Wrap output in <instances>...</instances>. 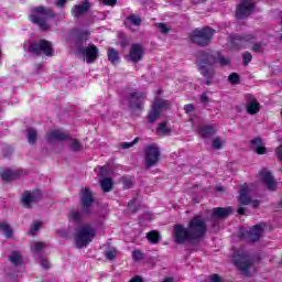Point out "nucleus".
Here are the masks:
<instances>
[{
    "instance_id": "3",
    "label": "nucleus",
    "mask_w": 282,
    "mask_h": 282,
    "mask_svg": "<svg viewBox=\"0 0 282 282\" xmlns=\"http://www.w3.org/2000/svg\"><path fill=\"white\" fill-rule=\"evenodd\" d=\"M239 194L238 202L242 206H249V204H251L252 208L261 206V200L252 199L257 195V185L245 183L239 186Z\"/></svg>"
},
{
    "instance_id": "17",
    "label": "nucleus",
    "mask_w": 282,
    "mask_h": 282,
    "mask_svg": "<svg viewBox=\"0 0 282 282\" xmlns=\"http://www.w3.org/2000/svg\"><path fill=\"white\" fill-rule=\"evenodd\" d=\"M254 37L251 34H235L231 36V50L239 52L246 43H252Z\"/></svg>"
},
{
    "instance_id": "26",
    "label": "nucleus",
    "mask_w": 282,
    "mask_h": 282,
    "mask_svg": "<svg viewBox=\"0 0 282 282\" xmlns=\"http://www.w3.org/2000/svg\"><path fill=\"white\" fill-rule=\"evenodd\" d=\"M262 235H263V227H261V225H254L248 231V239H249V241H259V239H261Z\"/></svg>"
},
{
    "instance_id": "54",
    "label": "nucleus",
    "mask_w": 282,
    "mask_h": 282,
    "mask_svg": "<svg viewBox=\"0 0 282 282\" xmlns=\"http://www.w3.org/2000/svg\"><path fill=\"white\" fill-rule=\"evenodd\" d=\"M261 47H263V43H254L252 46V52H261Z\"/></svg>"
},
{
    "instance_id": "18",
    "label": "nucleus",
    "mask_w": 282,
    "mask_h": 282,
    "mask_svg": "<svg viewBox=\"0 0 282 282\" xmlns=\"http://www.w3.org/2000/svg\"><path fill=\"white\" fill-rule=\"evenodd\" d=\"M197 69L205 79V85L207 87H210L213 85V80L215 79V76L217 75V70L213 66H197Z\"/></svg>"
},
{
    "instance_id": "60",
    "label": "nucleus",
    "mask_w": 282,
    "mask_h": 282,
    "mask_svg": "<svg viewBox=\"0 0 282 282\" xmlns=\"http://www.w3.org/2000/svg\"><path fill=\"white\" fill-rule=\"evenodd\" d=\"M67 3V0H56L57 8H63Z\"/></svg>"
},
{
    "instance_id": "63",
    "label": "nucleus",
    "mask_w": 282,
    "mask_h": 282,
    "mask_svg": "<svg viewBox=\"0 0 282 282\" xmlns=\"http://www.w3.org/2000/svg\"><path fill=\"white\" fill-rule=\"evenodd\" d=\"M216 191H218V193H224V191H226V188L224 186H217Z\"/></svg>"
},
{
    "instance_id": "16",
    "label": "nucleus",
    "mask_w": 282,
    "mask_h": 282,
    "mask_svg": "<svg viewBox=\"0 0 282 282\" xmlns=\"http://www.w3.org/2000/svg\"><path fill=\"white\" fill-rule=\"evenodd\" d=\"M21 202L24 208H32L34 204L41 202V192L39 191H25L22 194Z\"/></svg>"
},
{
    "instance_id": "28",
    "label": "nucleus",
    "mask_w": 282,
    "mask_h": 282,
    "mask_svg": "<svg viewBox=\"0 0 282 282\" xmlns=\"http://www.w3.org/2000/svg\"><path fill=\"white\" fill-rule=\"evenodd\" d=\"M232 214L231 207H217L213 209V216L218 217L219 219H224V217H228V215Z\"/></svg>"
},
{
    "instance_id": "64",
    "label": "nucleus",
    "mask_w": 282,
    "mask_h": 282,
    "mask_svg": "<svg viewBox=\"0 0 282 282\" xmlns=\"http://www.w3.org/2000/svg\"><path fill=\"white\" fill-rule=\"evenodd\" d=\"M174 280H173V278H165L164 280H163V282H173Z\"/></svg>"
},
{
    "instance_id": "62",
    "label": "nucleus",
    "mask_w": 282,
    "mask_h": 282,
    "mask_svg": "<svg viewBox=\"0 0 282 282\" xmlns=\"http://www.w3.org/2000/svg\"><path fill=\"white\" fill-rule=\"evenodd\" d=\"M238 215H246V207L238 208Z\"/></svg>"
},
{
    "instance_id": "32",
    "label": "nucleus",
    "mask_w": 282,
    "mask_h": 282,
    "mask_svg": "<svg viewBox=\"0 0 282 282\" xmlns=\"http://www.w3.org/2000/svg\"><path fill=\"white\" fill-rule=\"evenodd\" d=\"M100 186L104 193H109L113 188V181L109 177L102 178L100 181Z\"/></svg>"
},
{
    "instance_id": "46",
    "label": "nucleus",
    "mask_w": 282,
    "mask_h": 282,
    "mask_svg": "<svg viewBox=\"0 0 282 282\" xmlns=\"http://www.w3.org/2000/svg\"><path fill=\"white\" fill-rule=\"evenodd\" d=\"M259 177H273V173H272V171H270L268 169H262L259 172Z\"/></svg>"
},
{
    "instance_id": "20",
    "label": "nucleus",
    "mask_w": 282,
    "mask_h": 282,
    "mask_svg": "<svg viewBox=\"0 0 282 282\" xmlns=\"http://www.w3.org/2000/svg\"><path fill=\"white\" fill-rule=\"evenodd\" d=\"M245 100L247 102V113H249V116H257V113L261 111V104L257 101L254 95L247 94Z\"/></svg>"
},
{
    "instance_id": "9",
    "label": "nucleus",
    "mask_w": 282,
    "mask_h": 282,
    "mask_svg": "<svg viewBox=\"0 0 282 282\" xmlns=\"http://www.w3.org/2000/svg\"><path fill=\"white\" fill-rule=\"evenodd\" d=\"M164 109H171V101L156 97L152 104V108L148 113V122L153 124V122L160 118Z\"/></svg>"
},
{
    "instance_id": "12",
    "label": "nucleus",
    "mask_w": 282,
    "mask_h": 282,
    "mask_svg": "<svg viewBox=\"0 0 282 282\" xmlns=\"http://www.w3.org/2000/svg\"><path fill=\"white\" fill-rule=\"evenodd\" d=\"M172 237H174L175 243L178 245H184L188 241H194L193 236H191L189 229L184 227V225H174Z\"/></svg>"
},
{
    "instance_id": "27",
    "label": "nucleus",
    "mask_w": 282,
    "mask_h": 282,
    "mask_svg": "<svg viewBox=\"0 0 282 282\" xmlns=\"http://www.w3.org/2000/svg\"><path fill=\"white\" fill-rule=\"evenodd\" d=\"M107 56L111 65L116 66L120 64V52H118V50L109 47L107 51Z\"/></svg>"
},
{
    "instance_id": "43",
    "label": "nucleus",
    "mask_w": 282,
    "mask_h": 282,
    "mask_svg": "<svg viewBox=\"0 0 282 282\" xmlns=\"http://www.w3.org/2000/svg\"><path fill=\"white\" fill-rule=\"evenodd\" d=\"M127 19L131 22L132 25H142V19L135 14H130Z\"/></svg>"
},
{
    "instance_id": "30",
    "label": "nucleus",
    "mask_w": 282,
    "mask_h": 282,
    "mask_svg": "<svg viewBox=\"0 0 282 282\" xmlns=\"http://www.w3.org/2000/svg\"><path fill=\"white\" fill-rule=\"evenodd\" d=\"M172 130L166 126V121L161 122L156 127V135H171Z\"/></svg>"
},
{
    "instance_id": "10",
    "label": "nucleus",
    "mask_w": 282,
    "mask_h": 282,
    "mask_svg": "<svg viewBox=\"0 0 282 282\" xmlns=\"http://www.w3.org/2000/svg\"><path fill=\"white\" fill-rule=\"evenodd\" d=\"M160 158H162V153L160 152V148L155 143L147 145L144 150V160L147 169H152V166H158V162H160Z\"/></svg>"
},
{
    "instance_id": "13",
    "label": "nucleus",
    "mask_w": 282,
    "mask_h": 282,
    "mask_svg": "<svg viewBox=\"0 0 282 282\" xmlns=\"http://www.w3.org/2000/svg\"><path fill=\"white\" fill-rule=\"evenodd\" d=\"M254 0H241L236 7V19H248L254 12Z\"/></svg>"
},
{
    "instance_id": "36",
    "label": "nucleus",
    "mask_w": 282,
    "mask_h": 282,
    "mask_svg": "<svg viewBox=\"0 0 282 282\" xmlns=\"http://www.w3.org/2000/svg\"><path fill=\"white\" fill-rule=\"evenodd\" d=\"M262 182L269 191H276V182L273 177H264L262 178Z\"/></svg>"
},
{
    "instance_id": "1",
    "label": "nucleus",
    "mask_w": 282,
    "mask_h": 282,
    "mask_svg": "<svg viewBox=\"0 0 282 282\" xmlns=\"http://www.w3.org/2000/svg\"><path fill=\"white\" fill-rule=\"evenodd\" d=\"M79 197L82 202V210H72L70 212V219L73 221H80L84 215L91 214V204H94V194L89 187H84L79 192Z\"/></svg>"
},
{
    "instance_id": "41",
    "label": "nucleus",
    "mask_w": 282,
    "mask_h": 282,
    "mask_svg": "<svg viewBox=\"0 0 282 282\" xmlns=\"http://www.w3.org/2000/svg\"><path fill=\"white\" fill-rule=\"evenodd\" d=\"M43 248H45V242H41V241L34 242L31 246V250L34 254H41Z\"/></svg>"
},
{
    "instance_id": "33",
    "label": "nucleus",
    "mask_w": 282,
    "mask_h": 282,
    "mask_svg": "<svg viewBox=\"0 0 282 282\" xmlns=\"http://www.w3.org/2000/svg\"><path fill=\"white\" fill-rule=\"evenodd\" d=\"M128 210L129 213H138L140 210V199L138 197H134L132 200L128 203Z\"/></svg>"
},
{
    "instance_id": "8",
    "label": "nucleus",
    "mask_w": 282,
    "mask_h": 282,
    "mask_svg": "<svg viewBox=\"0 0 282 282\" xmlns=\"http://www.w3.org/2000/svg\"><path fill=\"white\" fill-rule=\"evenodd\" d=\"M144 102H147V93L133 90L128 95V107L130 111H144Z\"/></svg>"
},
{
    "instance_id": "37",
    "label": "nucleus",
    "mask_w": 282,
    "mask_h": 282,
    "mask_svg": "<svg viewBox=\"0 0 282 282\" xmlns=\"http://www.w3.org/2000/svg\"><path fill=\"white\" fill-rule=\"evenodd\" d=\"M147 239L150 243H160V232L150 231L147 234Z\"/></svg>"
},
{
    "instance_id": "38",
    "label": "nucleus",
    "mask_w": 282,
    "mask_h": 282,
    "mask_svg": "<svg viewBox=\"0 0 282 282\" xmlns=\"http://www.w3.org/2000/svg\"><path fill=\"white\" fill-rule=\"evenodd\" d=\"M228 83H230V85H239L241 83V75H239V73L229 74Z\"/></svg>"
},
{
    "instance_id": "4",
    "label": "nucleus",
    "mask_w": 282,
    "mask_h": 282,
    "mask_svg": "<svg viewBox=\"0 0 282 282\" xmlns=\"http://www.w3.org/2000/svg\"><path fill=\"white\" fill-rule=\"evenodd\" d=\"M215 36V30L209 26H205L203 29H196L189 34L191 43L198 45V47H208L213 37Z\"/></svg>"
},
{
    "instance_id": "6",
    "label": "nucleus",
    "mask_w": 282,
    "mask_h": 282,
    "mask_svg": "<svg viewBox=\"0 0 282 282\" xmlns=\"http://www.w3.org/2000/svg\"><path fill=\"white\" fill-rule=\"evenodd\" d=\"M28 52L34 56H54V46L52 42L42 39L39 42H31Z\"/></svg>"
},
{
    "instance_id": "58",
    "label": "nucleus",
    "mask_w": 282,
    "mask_h": 282,
    "mask_svg": "<svg viewBox=\"0 0 282 282\" xmlns=\"http://www.w3.org/2000/svg\"><path fill=\"white\" fill-rule=\"evenodd\" d=\"M101 3H104V6H116L118 0H101Z\"/></svg>"
},
{
    "instance_id": "50",
    "label": "nucleus",
    "mask_w": 282,
    "mask_h": 282,
    "mask_svg": "<svg viewBox=\"0 0 282 282\" xmlns=\"http://www.w3.org/2000/svg\"><path fill=\"white\" fill-rule=\"evenodd\" d=\"M158 28L162 34H169V32H170L169 26H166V24H164L162 22L158 24Z\"/></svg>"
},
{
    "instance_id": "15",
    "label": "nucleus",
    "mask_w": 282,
    "mask_h": 282,
    "mask_svg": "<svg viewBox=\"0 0 282 282\" xmlns=\"http://www.w3.org/2000/svg\"><path fill=\"white\" fill-rule=\"evenodd\" d=\"M77 50L78 52L84 54V56L86 57V63L90 64L98 61L100 50L98 48V46H96V44H89L87 47L78 46Z\"/></svg>"
},
{
    "instance_id": "56",
    "label": "nucleus",
    "mask_w": 282,
    "mask_h": 282,
    "mask_svg": "<svg viewBox=\"0 0 282 282\" xmlns=\"http://www.w3.org/2000/svg\"><path fill=\"white\" fill-rule=\"evenodd\" d=\"M210 282H221V276L219 274H213L209 276Z\"/></svg>"
},
{
    "instance_id": "49",
    "label": "nucleus",
    "mask_w": 282,
    "mask_h": 282,
    "mask_svg": "<svg viewBox=\"0 0 282 282\" xmlns=\"http://www.w3.org/2000/svg\"><path fill=\"white\" fill-rule=\"evenodd\" d=\"M117 256H118V253H117L116 250H113V249L108 250V251H106V253H105L106 259H109V260L116 259Z\"/></svg>"
},
{
    "instance_id": "52",
    "label": "nucleus",
    "mask_w": 282,
    "mask_h": 282,
    "mask_svg": "<svg viewBox=\"0 0 282 282\" xmlns=\"http://www.w3.org/2000/svg\"><path fill=\"white\" fill-rule=\"evenodd\" d=\"M184 111H185V113H193V111H195V105H193V104L185 105Z\"/></svg>"
},
{
    "instance_id": "7",
    "label": "nucleus",
    "mask_w": 282,
    "mask_h": 282,
    "mask_svg": "<svg viewBox=\"0 0 282 282\" xmlns=\"http://www.w3.org/2000/svg\"><path fill=\"white\" fill-rule=\"evenodd\" d=\"M187 229L189 230L192 239L197 241V239H202V237L206 235L208 227L206 226V220L199 216H195L189 220Z\"/></svg>"
},
{
    "instance_id": "29",
    "label": "nucleus",
    "mask_w": 282,
    "mask_h": 282,
    "mask_svg": "<svg viewBox=\"0 0 282 282\" xmlns=\"http://www.w3.org/2000/svg\"><path fill=\"white\" fill-rule=\"evenodd\" d=\"M95 171L97 173V177H109V175L113 173V170L111 169L110 164H106L104 166H97L95 167Z\"/></svg>"
},
{
    "instance_id": "22",
    "label": "nucleus",
    "mask_w": 282,
    "mask_h": 282,
    "mask_svg": "<svg viewBox=\"0 0 282 282\" xmlns=\"http://www.w3.org/2000/svg\"><path fill=\"white\" fill-rule=\"evenodd\" d=\"M69 139V133L58 129H55L46 134L47 142H65V140Z\"/></svg>"
},
{
    "instance_id": "34",
    "label": "nucleus",
    "mask_w": 282,
    "mask_h": 282,
    "mask_svg": "<svg viewBox=\"0 0 282 282\" xmlns=\"http://www.w3.org/2000/svg\"><path fill=\"white\" fill-rule=\"evenodd\" d=\"M69 149L73 153H80V151H83V144L78 139H73Z\"/></svg>"
},
{
    "instance_id": "59",
    "label": "nucleus",
    "mask_w": 282,
    "mask_h": 282,
    "mask_svg": "<svg viewBox=\"0 0 282 282\" xmlns=\"http://www.w3.org/2000/svg\"><path fill=\"white\" fill-rule=\"evenodd\" d=\"M40 265L44 268V270H48L50 268V261L47 260H41Z\"/></svg>"
},
{
    "instance_id": "35",
    "label": "nucleus",
    "mask_w": 282,
    "mask_h": 282,
    "mask_svg": "<svg viewBox=\"0 0 282 282\" xmlns=\"http://www.w3.org/2000/svg\"><path fill=\"white\" fill-rule=\"evenodd\" d=\"M216 63H218V65H220V67H226V66L230 65V58H227L226 56H224L223 54H220L218 52L216 55Z\"/></svg>"
},
{
    "instance_id": "48",
    "label": "nucleus",
    "mask_w": 282,
    "mask_h": 282,
    "mask_svg": "<svg viewBox=\"0 0 282 282\" xmlns=\"http://www.w3.org/2000/svg\"><path fill=\"white\" fill-rule=\"evenodd\" d=\"M122 184L124 191H127L133 186V181H131V178H122Z\"/></svg>"
},
{
    "instance_id": "21",
    "label": "nucleus",
    "mask_w": 282,
    "mask_h": 282,
    "mask_svg": "<svg viewBox=\"0 0 282 282\" xmlns=\"http://www.w3.org/2000/svg\"><path fill=\"white\" fill-rule=\"evenodd\" d=\"M142 58H144V47L140 44H132L129 53V59L131 63H140Z\"/></svg>"
},
{
    "instance_id": "45",
    "label": "nucleus",
    "mask_w": 282,
    "mask_h": 282,
    "mask_svg": "<svg viewBox=\"0 0 282 282\" xmlns=\"http://www.w3.org/2000/svg\"><path fill=\"white\" fill-rule=\"evenodd\" d=\"M213 149H216L217 151L221 150L223 144H221V138L217 137L213 140L212 142Z\"/></svg>"
},
{
    "instance_id": "57",
    "label": "nucleus",
    "mask_w": 282,
    "mask_h": 282,
    "mask_svg": "<svg viewBox=\"0 0 282 282\" xmlns=\"http://www.w3.org/2000/svg\"><path fill=\"white\" fill-rule=\"evenodd\" d=\"M200 102H203L204 105H208V102H210V98L206 96V93H203V95L200 96Z\"/></svg>"
},
{
    "instance_id": "42",
    "label": "nucleus",
    "mask_w": 282,
    "mask_h": 282,
    "mask_svg": "<svg viewBox=\"0 0 282 282\" xmlns=\"http://www.w3.org/2000/svg\"><path fill=\"white\" fill-rule=\"evenodd\" d=\"M138 142H140L139 137L134 138V140L131 142H121L120 149H122V150L131 149L132 147H135V144H138Z\"/></svg>"
},
{
    "instance_id": "55",
    "label": "nucleus",
    "mask_w": 282,
    "mask_h": 282,
    "mask_svg": "<svg viewBox=\"0 0 282 282\" xmlns=\"http://www.w3.org/2000/svg\"><path fill=\"white\" fill-rule=\"evenodd\" d=\"M275 153L279 162H282V145L276 148Z\"/></svg>"
},
{
    "instance_id": "53",
    "label": "nucleus",
    "mask_w": 282,
    "mask_h": 282,
    "mask_svg": "<svg viewBox=\"0 0 282 282\" xmlns=\"http://www.w3.org/2000/svg\"><path fill=\"white\" fill-rule=\"evenodd\" d=\"M87 34H88L87 32H82L77 36V41L78 43H80V45H83V41H87Z\"/></svg>"
},
{
    "instance_id": "11",
    "label": "nucleus",
    "mask_w": 282,
    "mask_h": 282,
    "mask_svg": "<svg viewBox=\"0 0 282 282\" xmlns=\"http://www.w3.org/2000/svg\"><path fill=\"white\" fill-rule=\"evenodd\" d=\"M195 58L197 67H212L217 64V55L213 51H198Z\"/></svg>"
},
{
    "instance_id": "31",
    "label": "nucleus",
    "mask_w": 282,
    "mask_h": 282,
    "mask_svg": "<svg viewBox=\"0 0 282 282\" xmlns=\"http://www.w3.org/2000/svg\"><path fill=\"white\" fill-rule=\"evenodd\" d=\"M9 261L13 265H21V263H23V257L21 256V252L12 251L11 254L9 256Z\"/></svg>"
},
{
    "instance_id": "61",
    "label": "nucleus",
    "mask_w": 282,
    "mask_h": 282,
    "mask_svg": "<svg viewBox=\"0 0 282 282\" xmlns=\"http://www.w3.org/2000/svg\"><path fill=\"white\" fill-rule=\"evenodd\" d=\"M130 282H144V280H142V279L140 278V275H137V276L132 278V279L130 280Z\"/></svg>"
},
{
    "instance_id": "2",
    "label": "nucleus",
    "mask_w": 282,
    "mask_h": 282,
    "mask_svg": "<svg viewBox=\"0 0 282 282\" xmlns=\"http://www.w3.org/2000/svg\"><path fill=\"white\" fill-rule=\"evenodd\" d=\"M54 17H56V14L52 12L51 8L40 6L31 9L29 21H31V23H34L35 25H39L41 30H50V25H47L45 21H47V19H54Z\"/></svg>"
},
{
    "instance_id": "19",
    "label": "nucleus",
    "mask_w": 282,
    "mask_h": 282,
    "mask_svg": "<svg viewBox=\"0 0 282 282\" xmlns=\"http://www.w3.org/2000/svg\"><path fill=\"white\" fill-rule=\"evenodd\" d=\"M91 10V2L89 0H84L79 4H75L70 14L75 19H80V17H84V14H87Z\"/></svg>"
},
{
    "instance_id": "40",
    "label": "nucleus",
    "mask_w": 282,
    "mask_h": 282,
    "mask_svg": "<svg viewBox=\"0 0 282 282\" xmlns=\"http://www.w3.org/2000/svg\"><path fill=\"white\" fill-rule=\"evenodd\" d=\"M0 232L8 238L12 237V228L6 223L0 224Z\"/></svg>"
},
{
    "instance_id": "39",
    "label": "nucleus",
    "mask_w": 282,
    "mask_h": 282,
    "mask_svg": "<svg viewBox=\"0 0 282 282\" xmlns=\"http://www.w3.org/2000/svg\"><path fill=\"white\" fill-rule=\"evenodd\" d=\"M26 138H28L29 144H35L36 139L39 138L36 134V130L33 128H30Z\"/></svg>"
},
{
    "instance_id": "23",
    "label": "nucleus",
    "mask_w": 282,
    "mask_h": 282,
    "mask_svg": "<svg viewBox=\"0 0 282 282\" xmlns=\"http://www.w3.org/2000/svg\"><path fill=\"white\" fill-rule=\"evenodd\" d=\"M197 133L200 138L207 140L208 138H213L217 133V130L215 129V124H202L198 126Z\"/></svg>"
},
{
    "instance_id": "25",
    "label": "nucleus",
    "mask_w": 282,
    "mask_h": 282,
    "mask_svg": "<svg viewBox=\"0 0 282 282\" xmlns=\"http://www.w3.org/2000/svg\"><path fill=\"white\" fill-rule=\"evenodd\" d=\"M250 144L251 147H254V153H257V155H265V153H268V149L263 145L261 137L252 139Z\"/></svg>"
},
{
    "instance_id": "51",
    "label": "nucleus",
    "mask_w": 282,
    "mask_h": 282,
    "mask_svg": "<svg viewBox=\"0 0 282 282\" xmlns=\"http://www.w3.org/2000/svg\"><path fill=\"white\" fill-rule=\"evenodd\" d=\"M144 254L141 253V251H133L132 258L134 261H142Z\"/></svg>"
},
{
    "instance_id": "5",
    "label": "nucleus",
    "mask_w": 282,
    "mask_h": 282,
    "mask_svg": "<svg viewBox=\"0 0 282 282\" xmlns=\"http://www.w3.org/2000/svg\"><path fill=\"white\" fill-rule=\"evenodd\" d=\"M94 237H96V229H94L90 225H82L76 229L75 234V245L76 248H85L94 241Z\"/></svg>"
},
{
    "instance_id": "14",
    "label": "nucleus",
    "mask_w": 282,
    "mask_h": 282,
    "mask_svg": "<svg viewBox=\"0 0 282 282\" xmlns=\"http://www.w3.org/2000/svg\"><path fill=\"white\" fill-rule=\"evenodd\" d=\"M234 263L237 268H240L241 272L246 276H250V268H252V259L248 253H238L234 256Z\"/></svg>"
},
{
    "instance_id": "44",
    "label": "nucleus",
    "mask_w": 282,
    "mask_h": 282,
    "mask_svg": "<svg viewBox=\"0 0 282 282\" xmlns=\"http://www.w3.org/2000/svg\"><path fill=\"white\" fill-rule=\"evenodd\" d=\"M242 63L245 66H248L249 63H252V54L250 52H245L242 54Z\"/></svg>"
},
{
    "instance_id": "47",
    "label": "nucleus",
    "mask_w": 282,
    "mask_h": 282,
    "mask_svg": "<svg viewBox=\"0 0 282 282\" xmlns=\"http://www.w3.org/2000/svg\"><path fill=\"white\" fill-rule=\"evenodd\" d=\"M39 230H41V223H34L31 227V230H30V235H36V232H39Z\"/></svg>"
},
{
    "instance_id": "24",
    "label": "nucleus",
    "mask_w": 282,
    "mask_h": 282,
    "mask_svg": "<svg viewBox=\"0 0 282 282\" xmlns=\"http://www.w3.org/2000/svg\"><path fill=\"white\" fill-rule=\"evenodd\" d=\"M25 176H28V171L23 169H17V170L7 169L0 173V177H25Z\"/></svg>"
}]
</instances>
